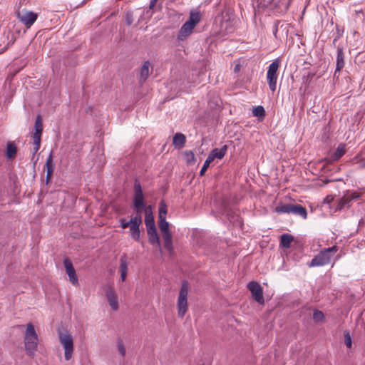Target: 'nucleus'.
Wrapping results in <instances>:
<instances>
[{
  "label": "nucleus",
  "mask_w": 365,
  "mask_h": 365,
  "mask_svg": "<svg viewBox=\"0 0 365 365\" xmlns=\"http://www.w3.org/2000/svg\"><path fill=\"white\" fill-rule=\"evenodd\" d=\"M200 13L196 10H192L190 13L189 19L183 24L178 31V40L183 41L187 39L192 33L193 29L200 21Z\"/></svg>",
  "instance_id": "1"
},
{
  "label": "nucleus",
  "mask_w": 365,
  "mask_h": 365,
  "mask_svg": "<svg viewBox=\"0 0 365 365\" xmlns=\"http://www.w3.org/2000/svg\"><path fill=\"white\" fill-rule=\"evenodd\" d=\"M337 251L338 247L336 245L324 249L316 256H314L312 261L308 264V266L309 267H312L328 264L330 262L331 256Z\"/></svg>",
  "instance_id": "2"
},
{
  "label": "nucleus",
  "mask_w": 365,
  "mask_h": 365,
  "mask_svg": "<svg viewBox=\"0 0 365 365\" xmlns=\"http://www.w3.org/2000/svg\"><path fill=\"white\" fill-rule=\"evenodd\" d=\"M24 344L27 354L30 356L33 355L37 348L38 336L36 333L34 325L31 323L28 324L26 326Z\"/></svg>",
  "instance_id": "3"
},
{
  "label": "nucleus",
  "mask_w": 365,
  "mask_h": 365,
  "mask_svg": "<svg viewBox=\"0 0 365 365\" xmlns=\"http://www.w3.org/2000/svg\"><path fill=\"white\" fill-rule=\"evenodd\" d=\"M59 342L64 349V357L66 361L72 358L73 352V339L68 331H59L58 332Z\"/></svg>",
  "instance_id": "4"
},
{
  "label": "nucleus",
  "mask_w": 365,
  "mask_h": 365,
  "mask_svg": "<svg viewBox=\"0 0 365 365\" xmlns=\"http://www.w3.org/2000/svg\"><path fill=\"white\" fill-rule=\"evenodd\" d=\"M145 207L144 195L140 183L138 180H135L134 183L133 208L136 214L141 215Z\"/></svg>",
  "instance_id": "5"
},
{
  "label": "nucleus",
  "mask_w": 365,
  "mask_h": 365,
  "mask_svg": "<svg viewBox=\"0 0 365 365\" xmlns=\"http://www.w3.org/2000/svg\"><path fill=\"white\" fill-rule=\"evenodd\" d=\"M187 294L188 284L186 282H184L180 288L177 303L178 316L180 318L184 317L187 310Z\"/></svg>",
  "instance_id": "6"
},
{
  "label": "nucleus",
  "mask_w": 365,
  "mask_h": 365,
  "mask_svg": "<svg viewBox=\"0 0 365 365\" xmlns=\"http://www.w3.org/2000/svg\"><path fill=\"white\" fill-rule=\"evenodd\" d=\"M280 66V60L275 59L268 67L267 80L269 89L274 92L277 89V81L278 78L277 71Z\"/></svg>",
  "instance_id": "7"
},
{
  "label": "nucleus",
  "mask_w": 365,
  "mask_h": 365,
  "mask_svg": "<svg viewBox=\"0 0 365 365\" xmlns=\"http://www.w3.org/2000/svg\"><path fill=\"white\" fill-rule=\"evenodd\" d=\"M158 226L162 232L164 247L168 252H171L173 250L172 235L169 229V223L166 221V218L159 219Z\"/></svg>",
  "instance_id": "8"
},
{
  "label": "nucleus",
  "mask_w": 365,
  "mask_h": 365,
  "mask_svg": "<svg viewBox=\"0 0 365 365\" xmlns=\"http://www.w3.org/2000/svg\"><path fill=\"white\" fill-rule=\"evenodd\" d=\"M35 132L32 135V138L34 140V148H33V154L34 155L40 148L41 145V138L43 132V123L41 116L40 115H37L35 125H34Z\"/></svg>",
  "instance_id": "9"
},
{
  "label": "nucleus",
  "mask_w": 365,
  "mask_h": 365,
  "mask_svg": "<svg viewBox=\"0 0 365 365\" xmlns=\"http://www.w3.org/2000/svg\"><path fill=\"white\" fill-rule=\"evenodd\" d=\"M16 16L20 22H21L26 28H30L38 18V14L28 10L19 11Z\"/></svg>",
  "instance_id": "10"
},
{
  "label": "nucleus",
  "mask_w": 365,
  "mask_h": 365,
  "mask_svg": "<svg viewBox=\"0 0 365 365\" xmlns=\"http://www.w3.org/2000/svg\"><path fill=\"white\" fill-rule=\"evenodd\" d=\"M142 224V217L141 215L136 214L135 216L132 217L130 220V232L131 237L136 240L139 241L140 237V226Z\"/></svg>",
  "instance_id": "11"
},
{
  "label": "nucleus",
  "mask_w": 365,
  "mask_h": 365,
  "mask_svg": "<svg viewBox=\"0 0 365 365\" xmlns=\"http://www.w3.org/2000/svg\"><path fill=\"white\" fill-rule=\"evenodd\" d=\"M247 288L250 291L252 297L257 302H258L259 304H263L264 303L263 290L258 282L255 281L250 282L247 284Z\"/></svg>",
  "instance_id": "12"
},
{
  "label": "nucleus",
  "mask_w": 365,
  "mask_h": 365,
  "mask_svg": "<svg viewBox=\"0 0 365 365\" xmlns=\"http://www.w3.org/2000/svg\"><path fill=\"white\" fill-rule=\"evenodd\" d=\"M359 197V194L356 192L347 191L344 195L339 200L336 210H341L344 208L349 207L350 202L353 200H356Z\"/></svg>",
  "instance_id": "13"
},
{
  "label": "nucleus",
  "mask_w": 365,
  "mask_h": 365,
  "mask_svg": "<svg viewBox=\"0 0 365 365\" xmlns=\"http://www.w3.org/2000/svg\"><path fill=\"white\" fill-rule=\"evenodd\" d=\"M63 264L66 269V274L69 277L70 282L75 286L78 285V279L76 275V270L73 267V263L68 258H65Z\"/></svg>",
  "instance_id": "14"
},
{
  "label": "nucleus",
  "mask_w": 365,
  "mask_h": 365,
  "mask_svg": "<svg viewBox=\"0 0 365 365\" xmlns=\"http://www.w3.org/2000/svg\"><path fill=\"white\" fill-rule=\"evenodd\" d=\"M106 298L109 303V305L112 309L116 311L118 309V302L117 299V295L114 289L111 286H106L104 288Z\"/></svg>",
  "instance_id": "15"
},
{
  "label": "nucleus",
  "mask_w": 365,
  "mask_h": 365,
  "mask_svg": "<svg viewBox=\"0 0 365 365\" xmlns=\"http://www.w3.org/2000/svg\"><path fill=\"white\" fill-rule=\"evenodd\" d=\"M147 232H148L150 243L151 245H153V246H155L159 250V251L161 252L162 247H161V245L160 242V238H159L158 234L157 232L156 227L148 228Z\"/></svg>",
  "instance_id": "16"
},
{
  "label": "nucleus",
  "mask_w": 365,
  "mask_h": 365,
  "mask_svg": "<svg viewBox=\"0 0 365 365\" xmlns=\"http://www.w3.org/2000/svg\"><path fill=\"white\" fill-rule=\"evenodd\" d=\"M53 158V153L51 152L46 161V163L44 165V170L46 171V183L49 182V181L52 177L53 170H54Z\"/></svg>",
  "instance_id": "17"
},
{
  "label": "nucleus",
  "mask_w": 365,
  "mask_h": 365,
  "mask_svg": "<svg viewBox=\"0 0 365 365\" xmlns=\"http://www.w3.org/2000/svg\"><path fill=\"white\" fill-rule=\"evenodd\" d=\"M145 224L146 225V228L155 227V221L154 217L152 212L151 206H148L145 207Z\"/></svg>",
  "instance_id": "18"
},
{
  "label": "nucleus",
  "mask_w": 365,
  "mask_h": 365,
  "mask_svg": "<svg viewBox=\"0 0 365 365\" xmlns=\"http://www.w3.org/2000/svg\"><path fill=\"white\" fill-rule=\"evenodd\" d=\"M227 146L224 145L221 148H215L208 155V157H211V160L213 161L215 158L222 159L226 154Z\"/></svg>",
  "instance_id": "19"
},
{
  "label": "nucleus",
  "mask_w": 365,
  "mask_h": 365,
  "mask_svg": "<svg viewBox=\"0 0 365 365\" xmlns=\"http://www.w3.org/2000/svg\"><path fill=\"white\" fill-rule=\"evenodd\" d=\"M149 67H150V62L149 61L144 62V63L143 64V66L140 68V80H139L140 83H143V82H145L146 81V79L148 78V77L149 76V73H150Z\"/></svg>",
  "instance_id": "20"
},
{
  "label": "nucleus",
  "mask_w": 365,
  "mask_h": 365,
  "mask_svg": "<svg viewBox=\"0 0 365 365\" xmlns=\"http://www.w3.org/2000/svg\"><path fill=\"white\" fill-rule=\"evenodd\" d=\"M173 145L178 148H182L184 147L185 143L186 142V138L184 134L180 133H177L173 136Z\"/></svg>",
  "instance_id": "21"
},
{
  "label": "nucleus",
  "mask_w": 365,
  "mask_h": 365,
  "mask_svg": "<svg viewBox=\"0 0 365 365\" xmlns=\"http://www.w3.org/2000/svg\"><path fill=\"white\" fill-rule=\"evenodd\" d=\"M344 66V56L341 48H337L336 67L335 73L339 72Z\"/></svg>",
  "instance_id": "22"
},
{
  "label": "nucleus",
  "mask_w": 365,
  "mask_h": 365,
  "mask_svg": "<svg viewBox=\"0 0 365 365\" xmlns=\"http://www.w3.org/2000/svg\"><path fill=\"white\" fill-rule=\"evenodd\" d=\"M292 213L299 215L304 219H306L307 217V212L306 208L300 205H298V204L292 205Z\"/></svg>",
  "instance_id": "23"
},
{
  "label": "nucleus",
  "mask_w": 365,
  "mask_h": 365,
  "mask_svg": "<svg viewBox=\"0 0 365 365\" xmlns=\"http://www.w3.org/2000/svg\"><path fill=\"white\" fill-rule=\"evenodd\" d=\"M293 240V236L289 234L284 233L280 237V246L287 249L289 248Z\"/></svg>",
  "instance_id": "24"
},
{
  "label": "nucleus",
  "mask_w": 365,
  "mask_h": 365,
  "mask_svg": "<svg viewBox=\"0 0 365 365\" xmlns=\"http://www.w3.org/2000/svg\"><path fill=\"white\" fill-rule=\"evenodd\" d=\"M284 31L286 34H287V25L282 24L281 21L277 20L274 22V26H273V34L276 38H277V33L279 31Z\"/></svg>",
  "instance_id": "25"
},
{
  "label": "nucleus",
  "mask_w": 365,
  "mask_h": 365,
  "mask_svg": "<svg viewBox=\"0 0 365 365\" xmlns=\"http://www.w3.org/2000/svg\"><path fill=\"white\" fill-rule=\"evenodd\" d=\"M17 148L14 143L9 142L6 145V156L8 158H13L16 154Z\"/></svg>",
  "instance_id": "26"
},
{
  "label": "nucleus",
  "mask_w": 365,
  "mask_h": 365,
  "mask_svg": "<svg viewBox=\"0 0 365 365\" xmlns=\"http://www.w3.org/2000/svg\"><path fill=\"white\" fill-rule=\"evenodd\" d=\"M293 204L283 205L275 208L276 212L292 213Z\"/></svg>",
  "instance_id": "27"
},
{
  "label": "nucleus",
  "mask_w": 365,
  "mask_h": 365,
  "mask_svg": "<svg viewBox=\"0 0 365 365\" xmlns=\"http://www.w3.org/2000/svg\"><path fill=\"white\" fill-rule=\"evenodd\" d=\"M345 153V145L344 144H339L336 150L334 153V160H339Z\"/></svg>",
  "instance_id": "28"
},
{
  "label": "nucleus",
  "mask_w": 365,
  "mask_h": 365,
  "mask_svg": "<svg viewBox=\"0 0 365 365\" xmlns=\"http://www.w3.org/2000/svg\"><path fill=\"white\" fill-rule=\"evenodd\" d=\"M128 263L125 254L123 255L120 259V272H128Z\"/></svg>",
  "instance_id": "29"
},
{
  "label": "nucleus",
  "mask_w": 365,
  "mask_h": 365,
  "mask_svg": "<svg viewBox=\"0 0 365 365\" xmlns=\"http://www.w3.org/2000/svg\"><path fill=\"white\" fill-rule=\"evenodd\" d=\"M252 114L254 116L263 118L265 115L264 108L262 106H258L254 108L252 110Z\"/></svg>",
  "instance_id": "30"
},
{
  "label": "nucleus",
  "mask_w": 365,
  "mask_h": 365,
  "mask_svg": "<svg viewBox=\"0 0 365 365\" xmlns=\"http://www.w3.org/2000/svg\"><path fill=\"white\" fill-rule=\"evenodd\" d=\"M167 212V205L163 201L160 202L159 207V219L166 218Z\"/></svg>",
  "instance_id": "31"
},
{
  "label": "nucleus",
  "mask_w": 365,
  "mask_h": 365,
  "mask_svg": "<svg viewBox=\"0 0 365 365\" xmlns=\"http://www.w3.org/2000/svg\"><path fill=\"white\" fill-rule=\"evenodd\" d=\"M324 319V314L322 312L319 310H315L313 313V319L316 322H322Z\"/></svg>",
  "instance_id": "32"
},
{
  "label": "nucleus",
  "mask_w": 365,
  "mask_h": 365,
  "mask_svg": "<svg viewBox=\"0 0 365 365\" xmlns=\"http://www.w3.org/2000/svg\"><path fill=\"white\" fill-rule=\"evenodd\" d=\"M211 158H212L211 157H207L206 160L205 161L204 165H203V166L202 167V168H201V170L200 171V175L201 176L205 175V173L207 168L209 167L210 164L212 162L211 160Z\"/></svg>",
  "instance_id": "33"
},
{
  "label": "nucleus",
  "mask_w": 365,
  "mask_h": 365,
  "mask_svg": "<svg viewBox=\"0 0 365 365\" xmlns=\"http://www.w3.org/2000/svg\"><path fill=\"white\" fill-rule=\"evenodd\" d=\"M120 227H122L123 229H125L127 227H129V225H130V220L129 221H126L125 219L124 218H120Z\"/></svg>",
  "instance_id": "34"
},
{
  "label": "nucleus",
  "mask_w": 365,
  "mask_h": 365,
  "mask_svg": "<svg viewBox=\"0 0 365 365\" xmlns=\"http://www.w3.org/2000/svg\"><path fill=\"white\" fill-rule=\"evenodd\" d=\"M345 344L347 347L351 346V338L349 333L345 334Z\"/></svg>",
  "instance_id": "35"
},
{
  "label": "nucleus",
  "mask_w": 365,
  "mask_h": 365,
  "mask_svg": "<svg viewBox=\"0 0 365 365\" xmlns=\"http://www.w3.org/2000/svg\"><path fill=\"white\" fill-rule=\"evenodd\" d=\"M118 351H119L120 354H121V356H124L125 354V349L123 344L122 343H118Z\"/></svg>",
  "instance_id": "36"
},
{
  "label": "nucleus",
  "mask_w": 365,
  "mask_h": 365,
  "mask_svg": "<svg viewBox=\"0 0 365 365\" xmlns=\"http://www.w3.org/2000/svg\"><path fill=\"white\" fill-rule=\"evenodd\" d=\"M334 197L333 195H327L324 199V203H326V204H330L331 202H333Z\"/></svg>",
  "instance_id": "37"
},
{
  "label": "nucleus",
  "mask_w": 365,
  "mask_h": 365,
  "mask_svg": "<svg viewBox=\"0 0 365 365\" xmlns=\"http://www.w3.org/2000/svg\"><path fill=\"white\" fill-rule=\"evenodd\" d=\"M133 23L132 14L130 13H127L126 14V24L128 25H130Z\"/></svg>",
  "instance_id": "38"
},
{
  "label": "nucleus",
  "mask_w": 365,
  "mask_h": 365,
  "mask_svg": "<svg viewBox=\"0 0 365 365\" xmlns=\"http://www.w3.org/2000/svg\"><path fill=\"white\" fill-rule=\"evenodd\" d=\"M157 1H158V0H150V5H149V9H152L153 8H154V6H155Z\"/></svg>",
  "instance_id": "39"
},
{
  "label": "nucleus",
  "mask_w": 365,
  "mask_h": 365,
  "mask_svg": "<svg viewBox=\"0 0 365 365\" xmlns=\"http://www.w3.org/2000/svg\"><path fill=\"white\" fill-rule=\"evenodd\" d=\"M127 276V272H120V279L122 282L125 281Z\"/></svg>",
  "instance_id": "40"
},
{
  "label": "nucleus",
  "mask_w": 365,
  "mask_h": 365,
  "mask_svg": "<svg viewBox=\"0 0 365 365\" xmlns=\"http://www.w3.org/2000/svg\"><path fill=\"white\" fill-rule=\"evenodd\" d=\"M240 70V65H237L235 67V72H237Z\"/></svg>",
  "instance_id": "41"
},
{
  "label": "nucleus",
  "mask_w": 365,
  "mask_h": 365,
  "mask_svg": "<svg viewBox=\"0 0 365 365\" xmlns=\"http://www.w3.org/2000/svg\"><path fill=\"white\" fill-rule=\"evenodd\" d=\"M190 155H191L192 158L194 157V155H193V153L192 152H190Z\"/></svg>",
  "instance_id": "42"
}]
</instances>
